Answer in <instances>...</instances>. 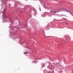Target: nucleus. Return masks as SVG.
<instances>
[{
    "instance_id": "obj_2",
    "label": "nucleus",
    "mask_w": 73,
    "mask_h": 73,
    "mask_svg": "<svg viewBox=\"0 0 73 73\" xmlns=\"http://www.w3.org/2000/svg\"><path fill=\"white\" fill-rule=\"evenodd\" d=\"M57 13V11H54L53 12V13Z\"/></svg>"
},
{
    "instance_id": "obj_1",
    "label": "nucleus",
    "mask_w": 73,
    "mask_h": 73,
    "mask_svg": "<svg viewBox=\"0 0 73 73\" xmlns=\"http://www.w3.org/2000/svg\"><path fill=\"white\" fill-rule=\"evenodd\" d=\"M61 12V9H60L59 10L57 11V12Z\"/></svg>"
},
{
    "instance_id": "obj_3",
    "label": "nucleus",
    "mask_w": 73,
    "mask_h": 73,
    "mask_svg": "<svg viewBox=\"0 0 73 73\" xmlns=\"http://www.w3.org/2000/svg\"><path fill=\"white\" fill-rule=\"evenodd\" d=\"M27 53H28V52H24V54H27Z\"/></svg>"
}]
</instances>
